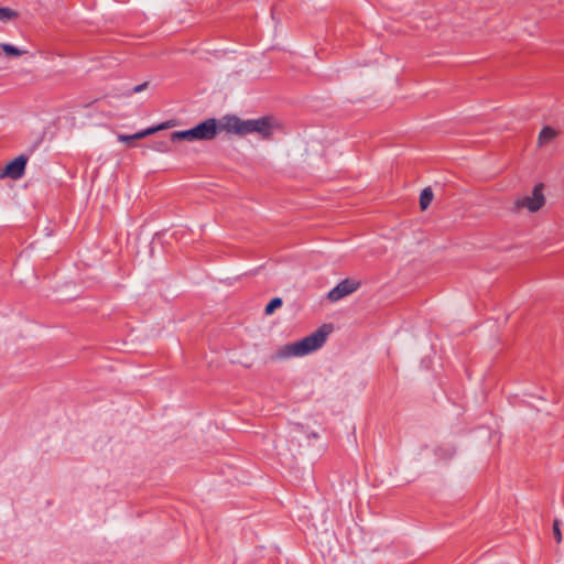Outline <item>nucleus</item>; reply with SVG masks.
Listing matches in <instances>:
<instances>
[{
	"instance_id": "nucleus-1",
	"label": "nucleus",
	"mask_w": 564,
	"mask_h": 564,
	"mask_svg": "<svg viewBox=\"0 0 564 564\" xmlns=\"http://www.w3.org/2000/svg\"><path fill=\"white\" fill-rule=\"evenodd\" d=\"M220 131L237 135L257 133L263 139H270L273 132L281 129L280 122L273 117L243 120L237 116H225L219 120Z\"/></svg>"
},
{
	"instance_id": "nucleus-2",
	"label": "nucleus",
	"mask_w": 564,
	"mask_h": 564,
	"mask_svg": "<svg viewBox=\"0 0 564 564\" xmlns=\"http://www.w3.org/2000/svg\"><path fill=\"white\" fill-rule=\"evenodd\" d=\"M333 326L329 324L322 325L317 330L303 339L288 344L279 348L274 355L275 359H288L292 357H302L315 351L323 346L327 336L332 333Z\"/></svg>"
},
{
	"instance_id": "nucleus-3",
	"label": "nucleus",
	"mask_w": 564,
	"mask_h": 564,
	"mask_svg": "<svg viewBox=\"0 0 564 564\" xmlns=\"http://www.w3.org/2000/svg\"><path fill=\"white\" fill-rule=\"evenodd\" d=\"M545 191L546 186L544 183L534 184L529 193L514 197L511 212L514 214H521L523 212L529 214L540 213L546 205Z\"/></svg>"
},
{
	"instance_id": "nucleus-4",
	"label": "nucleus",
	"mask_w": 564,
	"mask_h": 564,
	"mask_svg": "<svg viewBox=\"0 0 564 564\" xmlns=\"http://www.w3.org/2000/svg\"><path fill=\"white\" fill-rule=\"evenodd\" d=\"M218 130H220L219 121L217 122L215 119H208L193 129L178 131V139L212 140L216 137Z\"/></svg>"
},
{
	"instance_id": "nucleus-5",
	"label": "nucleus",
	"mask_w": 564,
	"mask_h": 564,
	"mask_svg": "<svg viewBox=\"0 0 564 564\" xmlns=\"http://www.w3.org/2000/svg\"><path fill=\"white\" fill-rule=\"evenodd\" d=\"M360 288V281L355 279H345L340 281L333 290L327 294V299L330 302H337L343 297L354 293Z\"/></svg>"
},
{
	"instance_id": "nucleus-6",
	"label": "nucleus",
	"mask_w": 564,
	"mask_h": 564,
	"mask_svg": "<svg viewBox=\"0 0 564 564\" xmlns=\"http://www.w3.org/2000/svg\"><path fill=\"white\" fill-rule=\"evenodd\" d=\"M28 158L25 155H19L12 161L8 162L0 172V178L19 180L25 172Z\"/></svg>"
},
{
	"instance_id": "nucleus-7",
	"label": "nucleus",
	"mask_w": 564,
	"mask_h": 564,
	"mask_svg": "<svg viewBox=\"0 0 564 564\" xmlns=\"http://www.w3.org/2000/svg\"><path fill=\"white\" fill-rule=\"evenodd\" d=\"M172 127H174V122L172 120H170V121H166V122H163L161 124L148 128L145 130H142V131L137 132V133L131 134V135L119 134L118 135V140L120 142H129V141H132V140H140V139H143V138L148 137V135L154 134V133H156V132H159L161 130L170 129Z\"/></svg>"
},
{
	"instance_id": "nucleus-8",
	"label": "nucleus",
	"mask_w": 564,
	"mask_h": 564,
	"mask_svg": "<svg viewBox=\"0 0 564 564\" xmlns=\"http://www.w3.org/2000/svg\"><path fill=\"white\" fill-rule=\"evenodd\" d=\"M560 134V131L553 127H544L538 137L536 144L539 148H544L552 143Z\"/></svg>"
},
{
	"instance_id": "nucleus-9",
	"label": "nucleus",
	"mask_w": 564,
	"mask_h": 564,
	"mask_svg": "<svg viewBox=\"0 0 564 564\" xmlns=\"http://www.w3.org/2000/svg\"><path fill=\"white\" fill-rule=\"evenodd\" d=\"M20 17L19 12L8 7H0V22L9 23L18 20Z\"/></svg>"
},
{
	"instance_id": "nucleus-10",
	"label": "nucleus",
	"mask_w": 564,
	"mask_h": 564,
	"mask_svg": "<svg viewBox=\"0 0 564 564\" xmlns=\"http://www.w3.org/2000/svg\"><path fill=\"white\" fill-rule=\"evenodd\" d=\"M434 198L433 192L430 187L424 188L420 195V208L426 210Z\"/></svg>"
},
{
	"instance_id": "nucleus-11",
	"label": "nucleus",
	"mask_w": 564,
	"mask_h": 564,
	"mask_svg": "<svg viewBox=\"0 0 564 564\" xmlns=\"http://www.w3.org/2000/svg\"><path fill=\"white\" fill-rule=\"evenodd\" d=\"M0 50L7 55L11 57H20L24 55L26 52L18 48L14 45L2 43L0 44Z\"/></svg>"
},
{
	"instance_id": "nucleus-12",
	"label": "nucleus",
	"mask_w": 564,
	"mask_h": 564,
	"mask_svg": "<svg viewBox=\"0 0 564 564\" xmlns=\"http://www.w3.org/2000/svg\"><path fill=\"white\" fill-rule=\"evenodd\" d=\"M282 300L280 297L272 299L269 304L265 306V314L271 315L276 308L281 307Z\"/></svg>"
},
{
	"instance_id": "nucleus-13",
	"label": "nucleus",
	"mask_w": 564,
	"mask_h": 564,
	"mask_svg": "<svg viewBox=\"0 0 564 564\" xmlns=\"http://www.w3.org/2000/svg\"><path fill=\"white\" fill-rule=\"evenodd\" d=\"M553 534L557 543H561L562 541V533L560 529V521L555 520L553 523Z\"/></svg>"
},
{
	"instance_id": "nucleus-14",
	"label": "nucleus",
	"mask_w": 564,
	"mask_h": 564,
	"mask_svg": "<svg viewBox=\"0 0 564 564\" xmlns=\"http://www.w3.org/2000/svg\"><path fill=\"white\" fill-rule=\"evenodd\" d=\"M149 84L148 83H143L141 85H137L133 87V91L134 93H141L143 90H145L148 88Z\"/></svg>"
}]
</instances>
